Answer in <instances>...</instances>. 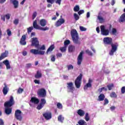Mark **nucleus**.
I'll list each match as a JSON object with an SVG mask.
<instances>
[{"instance_id":"obj_16","label":"nucleus","mask_w":125,"mask_h":125,"mask_svg":"<svg viewBox=\"0 0 125 125\" xmlns=\"http://www.w3.org/2000/svg\"><path fill=\"white\" fill-rule=\"evenodd\" d=\"M20 43L21 45H26V44H27V42H26V35L22 36L20 41Z\"/></svg>"},{"instance_id":"obj_25","label":"nucleus","mask_w":125,"mask_h":125,"mask_svg":"<svg viewBox=\"0 0 125 125\" xmlns=\"http://www.w3.org/2000/svg\"><path fill=\"white\" fill-rule=\"evenodd\" d=\"M46 20L44 19H42L40 20V24L42 27H44L46 25Z\"/></svg>"},{"instance_id":"obj_51","label":"nucleus","mask_w":125,"mask_h":125,"mask_svg":"<svg viewBox=\"0 0 125 125\" xmlns=\"http://www.w3.org/2000/svg\"><path fill=\"white\" fill-rule=\"evenodd\" d=\"M37 12H34L32 14V20H34L36 17H37Z\"/></svg>"},{"instance_id":"obj_7","label":"nucleus","mask_w":125,"mask_h":125,"mask_svg":"<svg viewBox=\"0 0 125 125\" xmlns=\"http://www.w3.org/2000/svg\"><path fill=\"white\" fill-rule=\"evenodd\" d=\"M30 53L34 54V55H43L44 54V51L39 50L36 49H32L30 50Z\"/></svg>"},{"instance_id":"obj_42","label":"nucleus","mask_w":125,"mask_h":125,"mask_svg":"<svg viewBox=\"0 0 125 125\" xmlns=\"http://www.w3.org/2000/svg\"><path fill=\"white\" fill-rule=\"evenodd\" d=\"M70 40H66L64 42V46H67V45H68V44H70Z\"/></svg>"},{"instance_id":"obj_26","label":"nucleus","mask_w":125,"mask_h":125,"mask_svg":"<svg viewBox=\"0 0 125 125\" xmlns=\"http://www.w3.org/2000/svg\"><path fill=\"white\" fill-rule=\"evenodd\" d=\"M105 99V95L103 93H101L98 96V101H104Z\"/></svg>"},{"instance_id":"obj_58","label":"nucleus","mask_w":125,"mask_h":125,"mask_svg":"<svg viewBox=\"0 0 125 125\" xmlns=\"http://www.w3.org/2000/svg\"><path fill=\"white\" fill-rule=\"evenodd\" d=\"M56 56H57V58H61V57H62V54L60 53H58L56 54Z\"/></svg>"},{"instance_id":"obj_2","label":"nucleus","mask_w":125,"mask_h":125,"mask_svg":"<svg viewBox=\"0 0 125 125\" xmlns=\"http://www.w3.org/2000/svg\"><path fill=\"white\" fill-rule=\"evenodd\" d=\"M14 103H15L12 96L10 97L8 101L5 102L4 106L5 107V113L6 115H10V113L12 112V108H10V107L13 106Z\"/></svg>"},{"instance_id":"obj_64","label":"nucleus","mask_w":125,"mask_h":125,"mask_svg":"<svg viewBox=\"0 0 125 125\" xmlns=\"http://www.w3.org/2000/svg\"><path fill=\"white\" fill-rule=\"evenodd\" d=\"M32 66V64L31 63H27L26 64V68H31V67Z\"/></svg>"},{"instance_id":"obj_9","label":"nucleus","mask_w":125,"mask_h":125,"mask_svg":"<svg viewBox=\"0 0 125 125\" xmlns=\"http://www.w3.org/2000/svg\"><path fill=\"white\" fill-rule=\"evenodd\" d=\"M43 117L44 118L45 120L48 121L52 118V113L51 112L47 111L42 114Z\"/></svg>"},{"instance_id":"obj_62","label":"nucleus","mask_w":125,"mask_h":125,"mask_svg":"<svg viewBox=\"0 0 125 125\" xmlns=\"http://www.w3.org/2000/svg\"><path fill=\"white\" fill-rule=\"evenodd\" d=\"M0 125H4V122H3V120L0 118Z\"/></svg>"},{"instance_id":"obj_13","label":"nucleus","mask_w":125,"mask_h":125,"mask_svg":"<svg viewBox=\"0 0 125 125\" xmlns=\"http://www.w3.org/2000/svg\"><path fill=\"white\" fill-rule=\"evenodd\" d=\"M92 82L93 81L92 79H89L88 80V83H87L83 87L84 90H87L88 88H90L92 87V84H91L92 83Z\"/></svg>"},{"instance_id":"obj_55","label":"nucleus","mask_w":125,"mask_h":125,"mask_svg":"<svg viewBox=\"0 0 125 125\" xmlns=\"http://www.w3.org/2000/svg\"><path fill=\"white\" fill-rule=\"evenodd\" d=\"M7 34L9 37H10L11 36V31L9 29H8L7 30Z\"/></svg>"},{"instance_id":"obj_41","label":"nucleus","mask_w":125,"mask_h":125,"mask_svg":"<svg viewBox=\"0 0 125 125\" xmlns=\"http://www.w3.org/2000/svg\"><path fill=\"white\" fill-rule=\"evenodd\" d=\"M98 19H99L100 23H103V22H104V19H103L101 16H98Z\"/></svg>"},{"instance_id":"obj_38","label":"nucleus","mask_w":125,"mask_h":125,"mask_svg":"<svg viewBox=\"0 0 125 125\" xmlns=\"http://www.w3.org/2000/svg\"><path fill=\"white\" fill-rule=\"evenodd\" d=\"M74 19L76 20V21H78V20H79V19H80V16H79V15L78 14H77L76 13L74 14Z\"/></svg>"},{"instance_id":"obj_46","label":"nucleus","mask_w":125,"mask_h":125,"mask_svg":"<svg viewBox=\"0 0 125 125\" xmlns=\"http://www.w3.org/2000/svg\"><path fill=\"white\" fill-rule=\"evenodd\" d=\"M18 23H19V20L18 19H16L15 20L13 21V23L15 25H18Z\"/></svg>"},{"instance_id":"obj_10","label":"nucleus","mask_w":125,"mask_h":125,"mask_svg":"<svg viewBox=\"0 0 125 125\" xmlns=\"http://www.w3.org/2000/svg\"><path fill=\"white\" fill-rule=\"evenodd\" d=\"M45 104H46V101L45 99L43 98L41 99L40 104H38L37 106V109L38 110H41V109H42Z\"/></svg>"},{"instance_id":"obj_57","label":"nucleus","mask_w":125,"mask_h":125,"mask_svg":"<svg viewBox=\"0 0 125 125\" xmlns=\"http://www.w3.org/2000/svg\"><path fill=\"white\" fill-rule=\"evenodd\" d=\"M125 86H123L121 88V93L124 94V93H125Z\"/></svg>"},{"instance_id":"obj_3","label":"nucleus","mask_w":125,"mask_h":125,"mask_svg":"<svg viewBox=\"0 0 125 125\" xmlns=\"http://www.w3.org/2000/svg\"><path fill=\"white\" fill-rule=\"evenodd\" d=\"M71 35L74 43L80 45L81 44V40L79 37V34H78V32L76 29H73L71 31Z\"/></svg>"},{"instance_id":"obj_30","label":"nucleus","mask_w":125,"mask_h":125,"mask_svg":"<svg viewBox=\"0 0 125 125\" xmlns=\"http://www.w3.org/2000/svg\"><path fill=\"white\" fill-rule=\"evenodd\" d=\"M75 47L74 45H70L68 47V51L69 52H73V51H75Z\"/></svg>"},{"instance_id":"obj_49","label":"nucleus","mask_w":125,"mask_h":125,"mask_svg":"<svg viewBox=\"0 0 125 125\" xmlns=\"http://www.w3.org/2000/svg\"><path fill=\"white\" fill-rule=\"evenodd\" d=\"M40 30H42V31H47L48 30H49V28L47 26H46L45 27H41L40 28Z\"/></svg>"},{"instance_id":"obj_59","label":"nucleus","mask_w":125,"mask_h":125,"mask_svg":"<svg viewBox=\"0 0 125 125\" xmlns=\"http://www.w3.org/2000/svg\"><path fill=\"white\" fill-rule=\"evenodd\" d=\"M5 18L6 19H7L8 20L10 19V15H9V14H7L6 15H5Z\"/></svg>"},{"instance_id":"obj_27","label":"nucleus","mask_w":125,"mask_h":125,"mask_svg":"<svg viewBox=\"0 0 125 125\" xmlns=\"http://www.w3.org/2000/svg\"><path fill=\"white\" fill-rule=\"evenodd\" d=\"M77 114H78L80 117H83V116H84L85 112L82 109H79L77 111Z\"/></svg>"},{"instance_id":"obj_6","label":"nucleus","mask_w":125,"mask_h":125,"mask_svg":"<svg viewBox=\"0 0 125 125\" xmlns=\"http://www.w3.org/2000/svg\"><path fill=\"white\" fill-rule=\"evenodd\" d=\"M37 95L38 97L44 98L46 97V90L44 88L39 89L37 91Z\"/></svg>"},{"instance_id":"obj_4","label":"nucleus","mask_w":125,"mask_h":125,"mask_svg":"<svg viewBox=\"0 0 125 125\" xmlns=\"http://www.w3.org/2000/svg\"><path fill=\"white\" fill-rule=\"evenodd\" d=\"M82 80H83V74L81 73L74 82L76 88H80V87H81V82H82Z\"/></svg>"},{"instance_id":"obj_37","label":"nucleus","mask_w":125,"mask_h":125,"mask_svg":"<svg viewBox=\"0 0 125 125\" xmlns=\"http://www.w3.org/2000/svg\"><path fill=\"white\" fill-rule=\"evenodd\" d=\"M66 67L68 71H70V70H73V69H74V66H73L72 64L68 65L66 66Z\"/></svg>"},{"instance_id":"obj_17","label":"nucleus","mask_w":125,"mask_h":125,"mask_svg":"<svg viewBox=\"0 0 125 125\" xmlns=\"http://www.w3.org/2000/svg\"><path fill=\"white\" fill-rule=\"evenodd\" d=\"M4 87L3 88L2 92L4 95H6L7 94V92L9 90V88L6 85V83H4Z\"/></svg>"},{"instance_id":"obj_63","label":"nucleus","mask_w":125,"mask_h":125,"mask_svg":"<svg viewBox=\"0 0 125 125\" xmlns=\"http://www.w3.org/2000/svg\"><path fill=\"white\" fill-rule=\"evenodd\" d=\"M22 54L23 56H26V55H27V51H23L22 53Z\"/></svg>"},{"instance_id":"obj_32","label":"nucleus","mask_w":125,"mask_h":125,"mask_svg":"<svg viewBox=\"0 0 125 125\" xmlns=\"http://www.w3.org/2000/svg\"><path fill=\"white\" fill-rule=\"evenodd\" d=\"M73 10L75 12H78L80 11V6L76 5L73 8Z\"/></svg>"},{"instance_id":"obj_54","label":"nucleus","mask_w":125,"mask_h":125,"mask_svg":"<svg viewBox=\"0 0 125 125\" xmlns=\"http://www.w3.org/2000/svg\"><path fill=\"white\" fill-rule=\"evenodd\" d=\"M84 13V10H80L78 12V14L79 15H81V14H83Z\"/></svg>"},{"instance_id":"obj_28","label":"nucleus","mask_w":125,"mask_h":125,"mask_svg":"<svg viewBox=\"0 0 125 125\" xmlns=\"http://www.w3.org/2000/svg\"><path fill=\"white\" fill-rule=\"evenodd\" d=\"M33 27L34 28V29H36L37 30H40V29H41V28L40 27V26H39V25H38V23H37V20H35L33 22Z\"/></svg>"},{"instance_id":"obj_61","label":"nucleus","mask_w":125,"mask_h":125,"mask_svg":"<svg viewBox=\"0 0 125 125\" xmlns=\"http://www.w3.org/2000/svg\"><path fill=\"white\" fill-rule=\"evenodd\" d=\"M34 82L35 83H36L37 84H40V80H38L36 79L34 81Z\"/></svg>"},{"instance_id":"obj_19","label":"nucleus","mask_w":125,"mask_h":125,"mask_svg":"<svg viewBox=\"0 0 125 125\" xmlns=\"http://www.w3.org/2000/svg\"><path fill=\"white\" fill-rule=\"evenodd\" d=\"M30 102H31V103H34V104H39V103H40V100H39V99L33 97H32L31 100H30Z\"/></svg>"},{"instance_id":"obj_39","label":"nucleus","mask_w":125,"mask_h":125,"mask_svg":"<svg viewBox=\"0 0 125 125\" xmlns=\"http://www.w3.org/2000/svg\"><path fill=\"white\" fill-rule=\"evenodd\" d=\"M64 118H62V115H60L58 117V121L59 122H61V123H63V120Z\"/></svg>"},{"instance_id":"obj_36","label":"nucleus","mask_w":125,"mask_h":125,"mask_svg":"<svg viewBox=\"0 0 125 125\" xmlns=\"http://www.w3.org/2000/svg\"><path fill=\"white\" fill-rule=\"evenodd\" d=\"M50 58L51 62H55V60H56V58H55V55H51L50 56Z\"/></svg>"},{"instance_id":"obj_20","label":"nucleus","mask_w":125,"mask_h":125,"mask_svg":"<svg viewBox=\"0 0 125 125\" xmlns=\"http://www.w3.org/2000/svg\"><path fill=\"white\" fill-rule=\"evenodd\" d=\"M14 5V8H18L19 7V2L17 0H10Z\"/></svg>"},{"instance_id":"obj_53","label":"nucleus","mask_w":125,"mask_h":125,"mask_svg":"<svg viewBox=\"0 0 125 125\" xmlns=\"http://www.w3.org/2000/svg\"><path fill=\"white\" fill-rule=\"evenodd\" d=\"M57 106L58 109H62V104H61L60 103H58Z\"/></svg>"},{"instance_id":"obj_56","label":"nucleus","mask_w":125,"mask_h":125,"mask_svg":"<svg viewBox=\"0 0 125 125\" xmlns=\"http://www.w3.org/2000/svg\"><path fill=\"white\" fill-rule=\"evenodd\" d=\"M40 50H45V46L44 45H42L40 48Z\"/></svg>"},{"instance_id":"obj_48","label":"nucleus","mask_w":125,"mask_h":125,"mask_svg":"<svg viewBox=\"0 0 125 125\" xmlns=\"http://www.w3.org/2000/svg\"><path fill=\"white\" fill-rule=\"evenodd\" d=\"M80 30L82 32H84L86 30V28L83 26H80Z\"/></svg>"},{"instance_id":"obj_43","label":"nucleus","mask_w":125,"mask_h":125,"mask_svg":"<svg viewBox=\"0 0 125 125\" xmlns=\"http://www.w3.org/2000/svg\"><path fill=\"white\" fill-rule=\"evenodd\" d=\"M23 91H24V89L21 88V87H20L18 89L17 93H18L19 94H20L21 93H22Z\"/></svg>"},{"instance_id":"obj_35","label":"nucleus","mask_w":125,"mask_h":125,"mask_svg":"<svg viewBox=\"0 0 125 125\" xmlns=\"http://www.w3.org/2000/svg\"><path fill=\"white\" fill-rule=\"evenodd\" d=\"M78 124L80 125H87L86 124V122H85V121H84V120H81L78 122Z\"/></svg>"},{"instance_id":"obj_18","label":"nucleus","mask_w":125,"mask_h":125,"mask_svg":"<svg viewBox=\"0 0 125 125\" xmlns=\"http://www.w3.org/2000/svg\"><path fill=\"white\" fill-rule=\"evenodd\" d=\"M3 64L5 65L6 68L7 70H9L11 69V66H10V63L9 62V61L7 60H6L2 62Z\"/></svg>"},{"instance_id":"obj_47","label":"nucleus","mask_w":125,"mask_h":125,"mask_svg":"<svg viewBox=\"0 0 125 125\" xmlns=\"http://www.w3.org/2000/svg\"><path fill=\"white\" fill-rule=\"evenodd\" d=\"M60 50L62 52H65L66 51V46L60 48Z\"/></svg>"},{"instance_id":"obj_21","label":"nucleus","mask_w":125,"mask_h":125,"mask_svg":"<svg viewBox=\"0 0 125 125\" xmlns=\"http://www.w3.org/2000/svg\"><path fill=\"white\" fill-rule=\"evenodd\" d=\"M67 88L70 89V90H74L75 89V87H74V84L72 82H70L67 83Z\"/></svg>"},{"instance_id":"obj_33","label":"nucleus","mask_w":125,"mask_h":125,"mask_svg":"<svg viewBox=\"0 0 125 125\" xmlns=\"http://www.w3.org/2000/svg\"><path fill=\"white\" fill-rule=\"evenodd\" d=\"M110 96L111 97V98H117L118 96L115 92H112L110 93Z\"/></svg>"},{"instance_id":"obj_34","label":"nucleus","mask_w":125,"mask_h":125,"mask_svg":"<svg viewBox=\"0 0 125 125\" xmlns=\"http://www.w3.org/2000/svg\"><path fill=\"white\" fill-rule=\"evenodd\" d=\"M84 119L86 122H88V121L90 120V118L89 117V114H88V113H85Z\"/></svg>"},{"instance_id":"obj_23","label":"nucleus","mask_w":125,"mask_h":125,"mask_svg":"<svg viewBox=\"0 0 125 125\" xmlns=\"http://www.w3.org/2000/svg\"><path fill=\"white\" fill-rule=\"evenodd\" d=\"M120 23L125 22V13L123 14L120 17L119 20Z\"/></svg>"},{"instance_id":"obj_44","label":"nucleus","mask_w":125,"mask_h":125,"mask_svg":"<svg viewBox=\"0 0 125 125\" xmlns=\"http://www.w3.org/2000/svg\"><path fill=\"white\" fill-rule=\"evenodd\" d=\"M104 106L109 104V100L107 98L104 99Z\"/></svg>"},{"instance_id":"obj_45","label":"nucleus","mask_w":125,"mask_h":125,"mask_svg":"<svg viewBox=\"0 0 125 125\" xmlns=\"http://www.w3.org/2000/svg\"><path fill=\"white\" fill-rule=\"evenodd\" d=\"M33 29H34V27H33V26L29 27V28H28L27 32L28 33V34H30V33H31V32L33 31Z\"/></svg>"},{"instance_id":"obj_15","label":"nucleus","mask_w":125,"mask_h":125,"mask_svg":"<svg viewBox=\"0 0 125 125\" xmlns=\"http://www.w3.org/2000/svg\"><path fill=\"white\" fill-rule=\"evenodd\" d=\"M65 23V20L63 18H60L59 20H58L55 23L56 27H59L62 25V24H64Z\"/></svg>"},{"instance_id":"obj_50","label":"nucleus","mask_w":125,"mask_h":125,"mask_svg":"<svg viewBox=\"0 0 125 125\" xmlns=\"http://www.w3.org/2000/svg\"><path fill=\"white\" fill-rule=\"evenodd\" d=\"M112 35L116 36V34H117V29H116V28H112Z\"/></svg>"},{"instance_id":"obj_52","label":"nucleus","mask_w":125,"mask_h":125,"mask_svg":"<svg viewBox=\"0 0 125 125\" xmlns=\"http://www.w3.org/2000/svg\"><path fill=\"white\" fill-rule=\"evenodd\" d=\"M46 0L48 3H51V4H52L54 3V1H55V0Z\"/></svg>"},{"instance_id":"obj_24","label":"nucleus","mask_w":125,"mask_h":125,"mask_svg":"<svg viewBox=\"0 0 125 125\" xmlns=\"http://www.w3.org/2000/svg\"><path fill=\"white\" fill-rule=\"evenodd\" d=\"M42 77V74L40 71H37L36 74L35 75V79H41Z\"/></svg>"},{"instance_id":"obj_40","label":"nucleus","mask_w":125,"mask_h":125,"mask_svg":"<svg viewBox=\"0 0 125 125\" xmlns=\"http://www.w3.org/2000/svg\"><path fill=\"white\" fill-rule=\"evenodd\" d=\"M86 53L88 54V55H89L90 56H92L93 55V54L91 52V51H89V49H87L85 51Z\"/></svg>"},{"instance_id":"obj_29","label":"nucleus","mask_w":125,"mask_h":125,"mask_svg":"<svg viewBox=\"0 0 125 125\" xmlns=\"http://www.w3.org/2000/svg\"><path fill=\"white\" fill-rule=\"evenodd\" d=\"M55 48V46L54 45H51L50 46V47L47 49V51H46V54H48V52L52 51L53 49Z\"/></svg>"},{"instance_id":"obj_12","label":"nucleus","mask_w":125,"mask_h":125,"mask_svg":"<svg viewBox=\"0 0 125 125\" xmlns=\"http://www.w3.org/2000/svg\"><path fill=\"white\" fill-rule=\"evenodd\" d=\"M83 51H82L78 58H77V64L80 65L82 64V62H83Z\"/></svg>"},{"instance_id":"obj_1","label":"nucleus","mask_w":125,"mask_h":125,"mask_svg":"<svg viewBox=\"0 0 125 125\" xmlns=\"http://www.w3.org/2000/svg\"><path fill=\"white\" fill-rule=\"evenodd\" d=\"M104 43L106 45H111V49L109 52V54L110 56H113L114 54L117 50H118V46L119 44L116 42L113 43V39L110 37H105L104 38Z\"/></svg>"},{"instance_id":"obj_14","label":"nucleus","mask_w":125,"mask_h":125,"mask_svg":"<svg viewBox=\"0 0 125 125\" xmlns=\"http://www.w3.org/2000/svg\"><path fill=\"white\" fill-rule=\"evenodd\" d=\"M65 23V20L63 18H60L59 20H58L55 23L56 27H59L62 25V24H64Z\"/></svg>"},{"instance_id":"obj_11","label":"nucleus","mask_w":125,"mask_h":125,"mask_svg":"<svg viewBox=\"0 0 125 125\" xmlns=\"http://www.w3.org/2000/svg\"><path fill=\"white\" fill-rule=\"evenodd\" d=\"M31 46H35V47H38L40 45V42L38 40V38H35L32 39Z\"/></svg>"},{"instance_id":"obj_31","label":"nucleus","mask_w":125,"mask_h":125,"mask_svg":"<svg viewBox=\"0 0 125 125\" xmlns=\"http://www.w3.org/2000/svg\"><path fill=\"white\" fill-rule=\"evenodd\" d=\"M108 90H112L114 87V83H112L107 85Z\"/></svg>"},{"instance_id":"obj_60","label":"nucleus","mask_w":125,"mask_h":125,"mask_svg":"<svg viewBox=\"0 0 125 125\" xmlns=\"http://www.w3.org/2000/svg\"><path fill=\"white\" fill-rule=\"evenodd\" d=\"M55 2L56 3L60 5V4H61V0H56Z\"/></svg>"},{"instance_id":"obj_5","label":"nucleus","mask_w":125,"mask_h":125,"mask_svg":"<svg viewBox=\"0 0 125 125\" xmlns=\"http://www.w3.org/2000/svg\"><path fill=\"white\" fill-rule=\"evenodd\" d=\"M15 118L17 120L21 122L23 120V117L22 116V111L19 109H17L15 112Z\"/></svg>"},{"instance_id":"obj_22","label":"nucleus","mask_w":125,"mask_h":125,"mask_svg":"<svg viewBox=\"0 0 125 125\" xmlns=\"http://www.w3.org/2000/svg\"><path fill=\"white\" fill-rule=\"evenodd\" d=\"M8 53V52L6 51H5L4 53H1L0 56V61H1V60H2V59H4L5 57H7Z\"/></svg>"},{"instance_id":"obj_8","label":"nucleus","mask_w":125,"mask_h":125,"mask_svg":"<svg viewBox=\"0 0 125 125\" xmlns=\"http://www.w3.org/2000/svg\"><path fill=\"white\" fill-rule=\"evenodd\" d=\"M101 28V34L103 36H108L109 35V30L108 29H105V26L104 25H101L100 26Z\"/></svg>"}]
</instances>
